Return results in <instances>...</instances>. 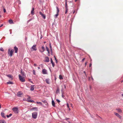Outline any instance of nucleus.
<instances>
[{"instance_id":"nucleus-1","label":"nucleus","mask_w":123,"mask_h":123,"mask_svg":"<svg viewBox=\"0 0 123 123\" xmlns=\"http://www.w3.org/2000/svg\"><path fill=\"white\" fill-rule=\"evenodd\" d=\"M62 88L61 89V92L62 93V98H64V96L63 95L64 94L63 90L64 89H65L66 88V86L65 85L63 84V85H62Z\"/></svg>"},{"instance_id":"nucleus-2","label":"nucleus","mask_w":123,"mask_h":123,"mask_svg":"<svg viewBox=\"0 0 123 123\" xmlns=\"http://www.w3.org/2000/svg\"><path fill=\"white\" fill-rule=\"evenodd\" d=\"M14 50L13 49H12L11 50L9 49L8 51V54L9 56L12 57V54L13 53Z\"/></svg>"},{"instance_id":"nucleus-3","label":"nucleus","mask_w":123,"mask_h":123,"mask_svg":"<svg viewBox=\"0 0 123 123\" xmlns=\"http://www.w3.org/2000/svg\"><path fill=\"white\" fill-rule=\"evenodd\" d=\"M12 110L15 113L17 114L18 113V108L17 107H14L12 108Z\"/></svg>"},{"instance_id":"nucleus-4","label":"nucleus","mask_w":123,"mask_h":123,"mask_svg":"<svg viewBox=\"0 0 123 123\" xmlns=\"http://www.w3.org/2000/svg\"><path fill=\"white\" fill-rule=\"evenodd\" d=\"M36 46V44L33 45L31 48V51H36L37 49Z\"/></svg>"},{"instance_id":"nucleus-5","label":"nucleus","mask_w":123,"mask_h":123,"mask_svg":"<svg viewBox=\"0 0 123 123\" xmlns=\"http://www.w3.org/2000/svg\"><path fill=\"white\" fill-rule=\"evenodd\" d=\"M37 113L36 112H34L32 113V117L34 119H36L37 118Z\"/></svg>"},{"instance_id":"nucleus-6","label":"nucleus","mask_w":123,"mask_h":123,"mask_svg":"<svg viewBox=\"0 0 123 123\" xmlns=\"http://www.w3.org/2000/svg\"><path fill=\"white\" fill-rule=\"evenodd\" d=\"M19 78V80L22 82H24L25 81V80L24 78L21 76L20 74L18 75Z\"/></svg>"},{"instance_id":"nucleus-7","label":"nucleus","mask_w":123,"mask_h":123,"mask_svg":"<svg viewBox=\"0 0 123 123\" xmlns=\"http://www.w3.org/2000/svg\"><path fill=\"white\" fill-rule=\"evenodd\" d=\"M56 8L57 10V13L54 15V17L55 18H57V17L59 12V9L58 7H56Z\"/></svg>"},{"instance_id":"nucleus-8","label":"nucleus","mask_w":123,"mask_h":123,"mask_svg":"<svg viewBox=\"0 0 123 123\" xmlns=\"http://www.w3.org/2000/svg\"><path fill=\"white\" fill-rule=\"evenodd\" d=\"M39 13L40 15H41V16L43 17L44 19H45L46 18V16L45 15L43 14L42 12H39Z\"/></svg>"},{"instance_id":"nucleus-9","label":"nucleus","mask_w":123,"mask_h":123,"mask_svg":"<svg viewBox=\"0 0 123 123\" xmlns=\"http://www.w3.org/2000/svg\"><path fill=\"white\" fill-rule=\"evenodd\" d=\"M38 110V108L36 107H33L30 109L31 111H37Z\"/></svg>"},{"instance_id":"nucleus-10","label":"nucleus","mask_w":123,"mask_h":123,"mask_svg":"<svg viewBox=\"0 0 123 123\" xmlns=\"http://www.w3.org/2000/svg\"><path fill=\"white\" fill-rule=\"evenodd\" d=\"M22 93H21V91H19L17 93V95L18 96L20 97H21V95H22Z\"/></svg>"},{"instance_id":"nucleus-11","label":"nucleus","mask_w":123,"mask_h":123,"mask_svg":"<svg viewBox=\"0 0 123 123\" xmlns=\"http://www.w3.org/2000/svg\"><path fill=\"white\" fill-rule=\"evenodd\" d=\"M42 72H43V74H47V70L44 69H43Z\"/></svg>"},{"instance_id":"nucleus-12","label":"nucleus","mask_w":123,"mask_h":123,"mask_svg":"<svg viewBox=\"0 0 123 123\" xmlns=\"http://www.w3.org/2000/svg\"><path fill=\"white\" fill-rule=\"evenodd\" d=\"M49 61V58L48 57L46 56L45 57V60L44 61L46 62H48Z\"/></svg>"},{"instance_id":"nucleus-13","label":"nucleus","mask_w":123,"mask_h":123,"mask_svg":"<svg viewBox=\"0 0 123 123\" xmlns=\"http://www.w3.org/2000/svg\"><path fill=\"white\" fill-rule=\"evenodd\" d=\"M114 114L115 115H116V116L117 117L120 118H121V116L119 115L118 113L116 112H115L114 113Z\"/></svg>"},{"instance_id":"nucleus-14","label":"nucleus","mask_w":123,"mask_h":123,"mask_svg":"<svg viewBox=\"0 0 123 123\" xmlns=\"http://www.w3.org/2000/svg\"><path fill=\"white\" fill-rule=\"evenodd\" d=\"M21 73L23 76H25V74L24 72L23 71L22 69L21 70Z\"/></svg>"},{"instance_id":"nucleus-15","label":"nucleus","mask_w":123,"mask_h":123,"mask_svg":"<svg viewBox=\"0 0 123 123\" xmlns=\"http://www.w3.org/2000/svg\"><path fill=\"white\" fill-rule=\"evenodd\" d=\"M30 98V97H29L28 98H27V101L31 103H33L34 102V101L33 100H31L29 99V98Z\"/></svg>"},{"instance_id":"nucleus-16","label":"nucleus","mask_w":123,"mask_h":123,"mask_svg":"<svg viewBox=\"0 0 123 123\" xmlns=\"http://www.w3.org/2000/svg\"><path fill=\"white\" fill-rule=\"evenodd\" d=\"M14 49L15 50V53H17L18 50V48L16 46H15L14 47Z\"/></svg>"},{"instance_id":"nucleus-17","label":"nucleus","mask_w":123,"mask_h":123,"mask_svg":"<svg viewBox=\"0 0 123 123\" xmlns=\"http://www.w3.org/2000/svg\"><path fill=\"white\" fill-rule=\"evenodd\" d=\"M34 7L32 8V9L31 11V14L32 15H34Z\"/></svg>"},{"instance_id":"nucleus-18","label":"nucleus","mask_w":123,"mask_h":123,"mask_svg":"<svg viewBox=\"0 0 123 123\" xmlns=\"http://www.w3.org/2000/svg\"><path fill=\"white\" fill-rule=\"evenodd\" d=\"M56 93L57 94L60 93V90L58 87L57 88V89L56 91Z\"/></svg>"},{"instance_id":"nucleus-19","label":"nucleus","mask_w":123,"mask_h":123,"mask_svg":"<svg viewBox=\"0 0 123 123\" xmlns=\"http://www.w3.org/2000/svg\"><path fill=\"white\" fill-rule=\"evenodd\" d=\"M50 60H51V63L52 64V66L53 67H54V66H55V64H54V63L53 62V61H52V58H50Z\"/></svg>"},{"instance_id":"nucleus-20","label":"nucleus","mask_w":123,"mask_h":123,"mask_svg":"<svg viewBox=\"0 0 123 123\" xmlns=\"http://www.w3.org/2000/svg\"><path fill=\"white\" fill-rule=\"evenodd\" d=\"M49 79H46L45 80V81L48 84H50L49 82Z\"/></svg>"},{"instance_id":"nucleus-21","label":"nucleus","mask_w":123,"mask_h":123,"mask_svg":"<svg viewBox=\"0 0 123 123\" xmlns=\"http://www.w3.org/2000/svg\"><path fill=\"white\" fill-rule=\"evenodd\" d=\"M34 85H31V86L30 90L31 91H33L34 90Z\"/></svg>"},{"instance_id":"nucleus-22","label":"nucleus","mask_w":123,"mask_h":123,"mask_svg":"<svg viewBox=\"0 0 123 123\" xmlns=\"http://www.w3.org/2000/svg\"><path fill=\"white\" fill-rule=\"evenodd\" d=\"M42 101L43 102L44 104L45 105H47L48 104V103L46 100H44V101Z\"/></svg>"},{"instance_id":"nucleus-23","label":"nucleus","mask_w":123,"mask_h":123,"mask_svg":"<svg viewBox=\"0 0 123 123\" xmlns=\"http://www.w3.org/2000/svg\"><path fill=\"white\" fill-rule=\"evenodd\" d=\"M4 113L3 112H1V116L4 117V118H5L6 117V116L4 115Z\"/></svg>"},{"instance_id":"nucleus-24","label":"nucleus","mask_w":123,"mask_h":123,"mask_svg":"<svg viewBox=\"0 0 123 123\" xmlns=\"http://www.w3.org/2000/svg\"><path fill=\"white\" fill-rule=\"evenodd\" d=\"M52 106L54 107H55V103L54 100H52Z\"/></svg>"},{"instance_id":"nucleus-25","label":"nucleus","mask_w":123,"mask_h":123,"mask_svg":"<svg viewBox=\"0 0 123 123\" xmlns=\"http://www.w3.org/2000/svg\"><path fill=\"white\" fill-rule=\"evenodd\" d=\"M13 84V82L12 81H9L7 82V84Z\"/></svg>"},{"instance_id":"nucleus-26","label":"nucleus","mask_w":123,"mask_h":123,"mask_svg":"<svg viewBox=\"0 0 123 123\" xmlns=\"http://www.w3.org/2000/svg\"><path fill=\"white\" fill-rule=\"evenodd\" d=\"M9 22L10 24H12L13 23V21L11 19L9 20Z\"/></svg>"},{"instance_id":"nucleus-27","label":"nucleus","mask_w":123,"mask_h":123,"mask_svg":"<svg viewBox=\"0 0 123 123\" xmlns=\"http://www.w3.org/2000/svg\"><path fill=\"white\" fill-rule=\"evenodd\" d=\"M42 49L43 50V51H41L40 50V51L42 52H43L45 50V48L43 46H42Z\"/></svg>"},{"instance_id":"nucleus-28","label":"nucleus","mask_w":123,"mask_h":123,"mask_svg":"<svg viewBox=\"0 0 123 123\" xmlns=\"http://www.w3.org/2000/svg\"><path fill=\"white\" fill-rule=\"evenodd\" d=\"M68 10V8H65V14H66Z\"/></svg>"},{"instance_id":"nucleus-29","label":"nucleus","mask_w":123,"mask_h":123,"mask_svg":"<svg viewBox=\"0 0 123 123\" xmlns=\"http://www.w3.org/2000/svg\"><path fill=\"white\" fill-rule=\"evenodd\" d=\"M59 78L60 80H62L63 79V78L62 76L61 75H59Z\"/></svg>"},{"instance_id":"nucleus-30","label":"nucleus","mask_w":123,"mask_h":123,"mask_svg":"<svg viewBox=\"0 0 123 123\" xmlns=\"http://www.w3.org/2000/svg\"><path fill=\"white\" fill-rule=\"evenodd\" d=\"M0 123H5V121L3 120H0Z\"/></svg>"},{"instance_id":"nucleus-31","label":"nucleus","mask_w":123,"mask_h":123,"mask_svg":"<svg viewBox=\"0 0 123 123\" xmlns=\"http://www.w3.org/2000/svg\"><path fill=\"white\" fill-rule=\"evenodd\" d=\"M12 115V114L10 113L9 115H6V117L7 118H9V117H10Z\"/></svg>"},{"instance_id":"nucleus-32","label":"nucleus","mask_w":123,"mask_h":123,"mask_svg":"<svg viewBox=\"0 0 123 123\" xmlns=\"http://www.w3.org/2000/svg\"><path fill=\"white\" fill-rule=\"evenodd\" d=\"M7 76L11 78H12V76L10 74L7 75Z\"/></svg>"},{"instance_id":"nucleus-33","label":"nucleus","mask_w":123,"mask_h":123,"mask_svg":"<svg viewBox=\"0 0 123 123\" xmlns=\"http://www.w3.org/2000/svg\"><path fill=\"white\" fill-rule=\"evenodd\" d=\"M66 0L65 5V8H68V6L67 5Z\"/></svg>"},{"instance_id":"nucleus-34","label":"nucleus","mask_w":123,"mask_h":123,"mask_svg":"<svg viewBox=\"0 0 123 123\" xmlns=\"http://www.w3.org/2000/svg\"><path fill=\"white\" fill-rule=\"evenodd\" d=\"M117 110L119 112H121L122 111L120 109H117Z\"/></svg>"},{"instance_id":"nucleus-35","label":"nucleus","mask_w":123,"mask_h":123,"mask_svg":"<svg viewBox=\"0 0 123 123\" xmlns=\"http://www.w3.org/2000/svg\"><path fill=\"white\" fill-rule=\"evenodd\" d=\"M33 74L35 75L36 74L35 70H33Z\"/></svg>"},{"instance_id":"nucleus-36","label":"nucleus","mask_w":123,"mask_h":123,"mask_svg":"<svg viewBox=\"0 0 123 123\" xmlns=\"http://www.w3.org/2000/svg\"><path fill=\"white\" fill-rule=\"evenodd\" d=\"M0 51H3V52L4 51V50L3 48L2 47H1L0 48Z\"/></svg>"},{"instance_id":"nucleus-37","label":"nucleus","mask_w":123,"mask_h":123,"mask_svg":"<svg viewBox=\"0 0 123 123\" xmlns=\"http://www.w3.org/2000/svg\"><path fill=\"white\" fill-rule=\"evenodd\" d=\"M46 49L47 51L48 52H49V51L48 48L46 46Z\"/></svg>"},{"instance_id":"nucleus-38","label":"nucleus","mask_w":123,"mask_h":123,"mask_svg":"<svg viewBox=\"0 0 123 123\" xmlns=\"http://www.w3.org/2000/svg\"><path fill=\"white\" fill-rule=\"evenodd\" d=\"M56 101L58 103H59L60 102V100L58 99H56Z\"/></svg>"},{"instance_id":"nucleus-39","label":"nucleus","mask_w":123,"mask_h":123,"mask_svg":"<svg viewBox=\"0 0 123 123\" xmlns=\"http://www.w3.org/2000/svg\"><path fill=\"white\" fill-rule=\"evenodd\" d=\"M23 100L26 101H27V98L26 99V98H24L23 99Z\"/></svg>"},{"instance_id":"nucleus-40","label":"nucleus","mask_w":123,"mask_h":123,"mask_svg":"<svg viewBox=\"0 0 123 123\" xmlns=\"http://www.w3.org/2000/svg\"><path fill=\"white\" fill-rule=\"evenodd\" d=\"M49 45L50 48V49H52V48L51 46V44L50 43L49 44Z\"/></svg>"},{"instance_id":"nucleus-41","label":"nucleus","mask_w":123,"mask_h":123,"mask_svg":"<svg viewBox=\"0 0 123 123\" xmlns=\"http://www.w3.org/2000/svg\"><path fill=\"white\" fill-rule=\"evenodd\" d=\"M29 81L30 82H31V83H33L32 81L31 80V79H29Z\"/></svg>"},{"instance_id":"nucleus-42","label":"nucleus","mask_w":123,"mask_h":123,"mask_svg":"<svg viewBox=\"0 0 123 123\" xmlns=\"http://www.w3.org/2000/svg\"><path fill=\"white\" fill-rule=\"evenodd\" d=\"M67 106L68 108H69V104L68 103H67Z\"/></svg>"},{"instance_id":"nucleus-43","label":"nucleus","mask_w":123,"mask_h":123,"mask_svg":"<svg viewBox=\"0 0 123 123\" xmlns=\"http://www.w3.org/2000/svg\"><path fill=\"white\" fill-rule=\"evenodd\" d=\"M39 104L42 105V106H44V105H42V103L40 102H39Z\"/></svg>"},{"instance_id":"nucleus-44","label":"nucleus","mask_w":123,"mask_h":123,"mask_svg":"<svg viewBox=\"0 0 123 123\" xmlns=\"http://www.w3.org/2000/svg\"><path fill=\"white\" fill-rule=\"evenodd\" d=\"M3 11H4V12H6V10L5 8H4L3 9Z\"/></svg>"},{"instance_id":"nucleus-45","label":"nucleus","mask_w":123,"mask_h":123,"mask_svg":"<svg viewBox=\"0 0 123 123\" xmlns=\"http://www.w3.org/2000/svg\"><path fill=\"white\" fill-rule=\"evenodd\" d=\"M85 59V58H83L82 60V61H81L82 62H83L84 61V60Z\"/></svg>"},{"instance_id":"nucleus-46","label":"nucleus","mask_w":123,"mask_h":123,"mask_svg":"<svg viewBox=\"0 0 123 123\" xmlns=\"http://www.w3.org/2000/svg\"><path fill=\"white\" fill-rule=\"evenodd\" d=\"M40 2L41 3H42L43 2V0H40Z\"/></svg>"},{"instance_id":"nucleus-47","label":"nucleus","mask_w":123,"mask_h":123,"mask_svg":"<svg viewBox=\"0 0 123 123\" xmlns=\"http://www.w3.org/2000/svg\"><path fill=\"white\" fill-rule=\"evenodd\" d=\"M50 50H51V54H52L53 53V52H52V49H50Z\"/></svg>"},{"instance_id":"nucleus-48","label":"nucleus","mask_w":123,"mask_h":123,"mask_svg":"<svg viewBox=\"0 0 123 123\" xmlns=\"http://www.w3.org/2000/svg\"><path fill=\"white\" fill-rule=\"evenodd\" d=\"M92 65V64L91 63H90L89 64V67H91Z\"/></svg>"},{"instance_id":"nucleus-49","label":"nucleus","mask_w":123,"mask_h":123,"mask_svg":"<svg viewBox=\"0 0 123 123\" xmlns=\"http://www.w3.org/2000/svg\"><path fill=\"white\" fill-rule=\"evenodd\" d=\"M54 58H55V60H57L56 59L55 57V56H54Z\"/></svg>"},{"instance_id":"nucleus-50","label":"nucleus","mask_w":123,"mask_h":123,"mask_svg":"<svg viewBox=\"0 0 123 123\" xmlns=\"http://www.w3.org/2000/svg\"><path fill=\"white\" fill-rule=\"evenodd\" d=\"M42 37H42V35H41V37H40V39H41L42 38Z\"/></svg>"},{"instance_id":"nucleus-51","label":"nucleus","mask_w":123,"mask_h":123,"mask_svg":"<svg viewBox=\"0 0 123 123\" xmlns=\"http://www.w3.org/2000/svg\"><path fill=\"white\" fill-rule=\"evenodd\" d=\"M3 25V24H2L1 25V26H0V27H2Z\"/></svg>"},{"instance_id":"nucleus-52","label":"nucleus","mask_w":123,"mask_h":123,"mask_svg":"<svg viewBox=\"0 0 123 123\" xmlns=\"http://www.w3.org/2000/svg\"><path fill=\"white\" fill-rule=\"evenodd\" d=\"M34 66H36V64H34Z\"/></svg>"},{"instance_id":"nucleus-53","label":"nucleus","mask_w":123,"mask_h":123,"mask_svg":"<svg viewBox=\"0 0 123 123\" xmlns=\"http://www.w3.org/2000/svg\"><path fill=\"white\" fill-rule=\"evenodd\" d=\"M75 11L74 10V11L73 12V14H74V13H75Z\"/></svg>"},{"instance_id":"nucleus-54","label":"nucleus","mask_w":123,"mask_h":123,"mask_svg":"<svg viewBox=\"0 0 123 123\" xmlns=\"http://www.w3.org/2000/svg\"><path fill=\"white\" fill-rule=\"evenodd\" d=\"M84 73L85 74V75H86V72L85 71H84Z\"/></svg>"},{"instance_id":"nucleus-55","label":"nucleus","mask_w":123,"mask_h":123,"mask_svg":"<svg viewBox=\"0 0 123 123\" xmlns=\"http://www.w3.org/2000/svg\"><path fill=\"white\" fill-rule=\"evenodd\" d=\"M55 61H56V62L57 63V60H55Z\"/></svg>"},{"instance_id":"nucleus-56","label":"nucleus","mask_w":123,"mask_h":123,"mask_svg":"<svg viewBox=\"0 0 123 123\" xmlns=\"http://www.w3.org/2000/svg\"><path fill=\"white\" fill-rule=\"evenodd\" d=\"M25 40H27V38L26 37H25Z\"/></svg>"},{"instance_id":"nucleus-57","label":"nucleus","mask_w":123,"mask_h":123,"mask_svg":"<svg viewBox=\"0 0 123 123\" xmlns=\"http://www.w3.org/2000/svg\"><path fill=\"white\" fill-rule=\"evenodd\" d=\"M92 80H93V79L92 77Z\"/></svg>"},{"instance_id":"nucleus-58","label":"nucleus","mask_w":123,"mask_h":123,"mask_svg":"<svg viewBox=\"0 0 123 123\" xmlns=\"http://www.w3.org/2000/svg\"><path fill=\"white\" fill-rule=\"evenodd\" d=\"M73 80H74L75 82V79H74V78H73Z\"/></svg>"},{"instance_id":"nucleus-59","label":"nucleus","mask_w":123,"mask_h":123,"mask_svg":"<svg viewBox=\"0 0 123 123\" xmlns=\"http://www.w3.org/2000/svg\"><path fill=\"white\" fill-rule=\"evenodd\" d=\"M37 104H38V101L37 102Z\"/></svg>"},{"instance_id":"nucleus-60","label":"nucleus","mask_w":123,"mask_h":123,"mask_svg":"<svg viewBox=\"0 0 123 123\" xmlns=\"http://www.w3.org/2000/svg\"><path fill=\"white\" fill-rule=\"evenodd\" d=\"M68 108V109H69V111H70V108L69 107V108Z\"/></svg>"},{"instance_id":"nucleus-61","label":"nucleus","mask_w":123,"mask_h":123,"mask_svg":"<svg viewBox=\"0 0 123 123\" xmlns=\"http://www.w3.org/2000/svg\"><path fill=\"white\" fill-rule=\"evenodd\" d=\"M86 64H87V63L86 62L85 63V65H86Z\"/></svg>"},{"instance_id":"nucleus-62","label":"nucleus","mask_w":123,"mask_h":123,"mask_svg":"<svg viewBox=\"0 0 123 123\" xmlns=\"http://www.w3.org/2000/svg\"><path fill=\"white\" fill-rule=\"evenodd\" d=\"M47 55H48V56H49V54H48Z\"/></svg>"},{"instance_id":"nucleus-63","label":"nucleus","mask_w":123,"mask_h":123,"mask_svg":"<svg viewBox=\"0 0 123 123\" xmlns=\"http://www.w3.org/2000/svg\"><path fill=\"white\" fill-rule=\"evenodd\" d=\"M122 95L123 97V93L122 94Z\"/></svg>"},{"instance_id":"nucleus-64","label":"nucleus","mask_w":123,"mask_h":123,"mask_svg":"<svg viewBox=\"0 0 123 123\" xmlns=\"http://www.w3.org/2000/svg\"><path fill=\"white\" fill-rule=\"evenodd\" d=\"M31 20V19H30L29 20V21H30Z\"/></svg>"}]
</instances>
